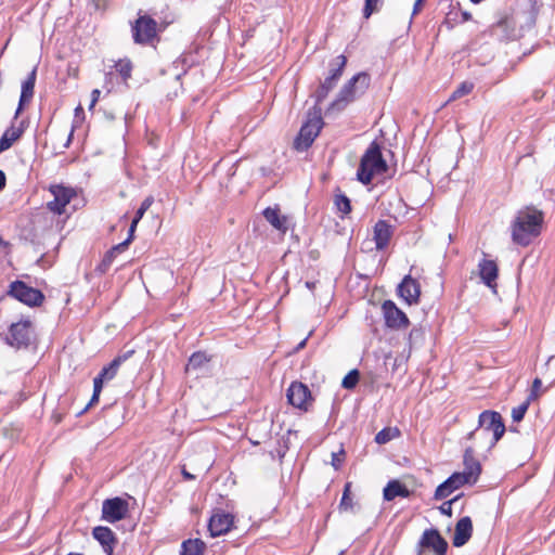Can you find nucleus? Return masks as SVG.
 Here are the masks:
<instances>
[{"label":"nucleus","instance_id":"nucleus-15","mask_svg":"<svg viewBox=\"0 0 555 555\" xmlns=\"http://www.w3.org/2000/svg\"><path fill=\"white\" fill-rule=\"evenodd\" d=\"M398 295L409 305L417 304L421 295L420 283L411 275H405L398 285Z\"/></svg>","mask_w":555,"mask_h":555},{"label":"nucleus","instance_id":"nucleus-39","mask_svg":"<svg viewBox=\"0 0 555 555\" xmlns=\"http://www.w3.org/2000/svg\"><path fill=\"white\" fill-rule=\"evenodd\" d=\"M154 203L153 196H147L144 198V201L141 203L139 209L135 211V215L133 217V220H137L140 222V220L143 218L144 214L149 210V208Z\"/></svg>","mask_w":555,"mask_h":555},{"label":"nucleus","instance_id":"nucleus-40","mask_svg":"<svg viewBox=\"0 0 555 555\" xmlns=\"http://www.w3.org/2000/svg\"><path fill=\"white\" fill-rule=\"evenodd\" d=\"M112 251H113V247L108 251H106V254L104 255V257L99 266V270L103 273L108 270V268L113 263L116 255L121 253V251H114L113 254H111Z\"/></svg>","mask_w":555,"mask_h":555},{"label":"nucleus","instance_id":"nucleus-51","mask_svg":"<svg viewBox=\"0 0 555 555\" xmlns=\"http://www.w3.org/2000/svg\"><path fill=\"white\" fill-rule=\"evenodd\" d=\"M5 175L4 172L0 169V191H2L5 186Z\"/></svg>","mask_w":555,"mask_h":555},{"label":"nucleus","instance_id":"nucleus-44","mask_svg":"<svg viewBox=\"0 0 555 555\" xmlns=\"http://www.w3.org/2000/svg\"><path fill=\"white\" fill-rule=\"evenodd\" d=\"M492 433H493V439H492L491 446H494L503 437V435L505 433L504 423L498 424Z\"/></svg>","mask_w":555,"mask_h":555},{"label":"nucleus","instance_id":"nucleus-12","mask_svg":"<svg viewBox=\"0 0 555 555\" xmlns=\"http://www.w3.org/2000/svg\"><path fill=\"white\" fill-rule=\"evenodd\" d=\"M287 400L293 406L307 411L311 404V392L302 383L294 382L287 389Z\"/></svg>","mask_w":555,"mask_h":555},{"label":"nucleus","instance_id":"nucleus-46","mask_svg":"<svg viewBox=\"0 0 555 555\" xmlns=\"http://www.w3.org/2000/svg\"><path fill=\"white\" fill-rule=\"evenodd\" d=\"M104 382H107V379L105 377H101V374L99 373L93 379V390L101 392Z\"/></svg>","mask_w":555,"mask_h":555},{"label":"nucleus","instance_id":"nucleus-30","mask_svg":"<svg viewBox=\"0 0 555 555\" xmlns=\"http://www.w3.org/2000/svg\"><path fill=\"white\" fill-rule=\"evenodd\" d=\"M208 361H209V359L205 352H201V351L194 352L188 361L186 371L197 370V369L202 367Z\"/></svg>","mask_w":555,"mask_h":555},{"label":"nucleus","instance_id":"nucleus-50","mask_svg":"<svg viewBox=\"0 0 555 555\" xmlns=\"http://www.w3.org/2000/svg\"><path fill=\"white\" fill-rule=\"evenodd\" d=\"M423 1L424 0H416L414 5H413V12H412V15H416L421 9H422V5H423Z\"/></svg>","mask_w":555,"mask_h":555},{"label":"nucleus","instance_id":"nucleus-7","mask_svg":"<svg viewBox=\"0 0 555 555\" xmlns=\"http://www.w3.org/2000/svg\"><path fill=\"white\" fill-rule=\"evenodd\" d=\"M8 294L29 307H38L44 300L41 291L28 286L22 281L12 282Z\"/></svg>","mask_w":555,"mask_h":555},{"label":"nucleus","instance_id":"nucleus-34","mask_svg":"<svg viewBox=\"0 0 555 555\" xmlns=\"http://www.w3.org/2000/svg\"><path fill=\"white\" fill-rule=\"evenodd\" d=\"M115 68L119 73L124 81H127L131 77L132 63L130 60H119L115 64Z\"/></svg>","mask_w":555,"mask_h":555},{"label":"nucleus","instance_id":"nucleus-36","mask_svg":"<svg viewBox=\"0 0 555 555\" xmlns=\"http://www.w3.org/2000/svg\"><path fill=\"white\" fill-rule=\"evenodd\" d=\"M359 378H360L359 371L352 370L343 378L341 386L345 389H352L359 383Z\"/></svg>","mask_w":555,"mask_h":555},{"label":"nucleus","instance_id":"nucleus-10","mask_svg":"<svg viewBox=\"0 0 555 555\" xmlns=\"http://www.w3.org/2000/svg\"><path fill=\"white\" fill-rule=\"evenodd\" d=\"M157 23L147 15H140L132 25V36L135 43H149L156 37Z\"/></svg>","mask_w":555,"mask_h":555},{"label":"nucleus","instance_id":"nucleus-56","mask_svg":"<svg viewBox=\"0 0 555 555\" xmlns=\"http://www.w3.org/2000/svg\"><path fill=\"white\" fill-rule=\"evenodd\" d=\"M306 286L308 288H313L314 287V283L313 282H306Z\"/></svg>","mask_w":555,"mask_h":555},{"label":"nucleus","instance_id":"nucleus-41","mask_svg":"<svg viewBox=\"0 0 555 555\" xmlns=\"http://www.w3.org/2000/svg\"><path fill=\"white\" fill-rule=\"evenodd\" d=\"M382 0H365L363 16L369 18L374 12L379 10V3Z\"/></svg>","mask_w":555,"mask_h":555},{"label":"nucleus","instance_id":"nucleus-58","mask_svg":"<svg viewBox=\"0 0 555 555\" xmlns=\"http://www.w3.org/2000/svg\"><path fill=\"white\" fill-rule=\"evenodd\" d=\"M2 243V238L0 237V244Z\"/></svg>","mask_w":555,"mask_h":555},{"label":"nucleus","instance_id":"nucleus-18","mask_svg":"<svg viewBox=\"0 0 555 555\" xmlns=\"http://www.w3.org/2000/svg\"><path fill=\"white\" fill-rule=\"evenodd\" d=\"M37 79V66L33 68V70L28 74L27 78L22 83L21 96L17 109L15 112L14 118H17L23 107L26 103H28L34 96L35 83Z\"/></svg>","mask_w":555,"mask_h":555},{"label":"nucleus","instance_id":"nucleus-22","mask_svg":"<svg viewBox=\"0 0 555 555\" xmlns=\"http://www.w3.org/2000/svg\"><path fill=\"white\" fill-rule=\"evenodd\" d=\"M263 217L276 230L282 233H286L288 230L287 225V217L280 214V209L278 207H268L263 210Z\"/></svg>","mask_w":555,"mask_h":555},{"label":"nucleus","instance_id":"nucleus-35","mask_svg":"<svg viewBox=\"0 0 555 555\" xmlns=\"http://www.w3.org/2000/svg\"><path fill=\"white\" fill-rule=\"evenodd\" d=\"M334 204L337 210L343 215H347L351 211L350 199L345 194L335 195Z\"/></svg>","mask_w":555,"mask_h":555},{"label":"nucleus","instance_id":"nucleus-42","mask_svg":"<svg viewBox=\"0 0 555 555\" xmlns=\"http://www.w3.org/2000/svg\"><path fill=\"white\" fill-rule=\"evenodd\" d=\"M542 386V382L540 378H535L532 383L530 395L528 396L529 401H533L539 397V391Z\"/></svg>","mask_w":555,"mask_h":555},{"label":"nucleus","instance_id":"nucleus-14","mask_svg":"<svg viewBox=\"0 0 555 555\" xmlns=\"http://www.w3.org/2000/svg\"><path fill=\"white\" fill-rule=\"evenodd\" d=\"M463 472H457L460 475H464L467 478L469 485L475 483L481 473V464L474 455V449L467 447L464 451L463 456Z\"/></svg>","mask_w":555,"mask_h":555},{"label":"nucleus","instance_id":"nucleus-54","mask_svg":"<svg viewBox=\"0 0 555 555\" xmlns=\"http://www.w3.org/2000/svg\"><path fill=\"white\" fill-rule=\"evenodd\" d=\"M307 340H308V337H306L305 339H302V340L298 344V346L296 347V350L298 351V350L302 349V348L306 346Z\"/></svg>","mask_w":555,"mask_h":555},{"label":"nucleus","instance_id":"nucleus-29","mask_svg":"<svg viewBox=\"0 0 555 555\" xmlns=\"http://www.w3.org/2000/svg\"><path fill=\"white\" fill-rule=\"evenodd\" d=\"M336 81H334L332 78L330 77H326L319 86V88L317 89L315 93H314V98H315V104L314 105H319L326 99V96L328 95V93L334 89V87L336 86Z\"/></svg>","mask_w":555,"mask_h":555},{"label":"nucleus","instance_id":"nucleus-9","mask_svg":"<svg viewBox=\"0 0 555 555\" xmlns=\"http://www.w3.org/2000/svg\"><path fill=\"white\" fill-rule=\"evenodd\" d=\"M382 312L385 325L390 330H405L410 325L408 315L392 300H385L383 302Z\"/></svg>","mask_w":555,"mask_h":555},{"label":"nucleus","instance_id":"nucleus-1","mask_svg":"<svg viewBox=\"0 0 555 555\" xmlns=\"http://www.w3.org/2000/svg\"><path fill=\"white\" fill-rule=\"evenodd\" d=\"M544 215L533 207L520 209L511 225L512 240L520 246H528L541 233Z\"/></svg>","mask_w":555,"mask_h":555},{"label":"nucleus","instance_id":"nucleus-26","mask_svg":"<svg viewBox=\"0 0 555 555\" xmlns=\"http://www.w3.org/2000/svg\"><path fill=\"white\" fill-rule=\"evenodd\" d=\"M206 544L199 539L182 542L180 555H204Z\"/></svg>","mask_w":555,"mask_h":555},{"label":"nucleus","instance_id":"nucleus-4","mask_svg":"<svg viewBox=\"0 0 555 555\" xmlns=\"http://www.w3.org/2000/svg\"><path fill=\"white\" fill-rule=\"evenodd\" d=\"M323 125L322 108L319 105H313L294 141L295 150L298 152L307 151L319 135Z\"/></svg>","mask_w":555,"mask_h":555},{"label":"nucleus","instance_id":"nucleus-13","mask_svg":"<svg viewBox=\"0 0 555 555\" xmlns=\"http://www.w3.org/2000/svg\"><path fill=\"white\" fill-rule=\"evenodd\" d=\"M234 517L230 513L218 511L209 519L208 530L211 537H219L230 531Z\"/></svg>","mask_w":555,"mask_h":555},{"label":"nucleus","instance_id":"nucleus-48","mask_svg":"<svg viewBox=\"0 0 555 555\" xmlns=\"http://www.w3.org/2000/svg\"><path fill=\"white\" fill-rule=\"evenodd\" d=\"M100 90L99 89H94L92 92H91V103H90V108H92L95 103L99 101V96H100Z\"/></svg>","mask_w":555,"mask_h":555},{"label":"nucleus","instance_id":"nucleus-23","mask_svg":"<svg viewBox=\"0 0 555 555\" xmlns=\"http://www.w3.org/2000/svg\"><path fill=\"white\" fill-rule=\"evenodd\" d=\"M384 500L392 501L397 496L408 498L410 495L409 489L398 480H390L383 491Z\"/></svg>","mask_w":555,"mask_h":555},{"label":"nucleus","instance_id":"nucleus-37","mask_svg":"<svg viewBox=\"0 0 555 555\" xmlns=\"http://www.w3.org/2000/svg\"><path fill=\"white\" fill-rule=\"evenodd\" d=\"M530 403H531V401H529L527 399L525 402H522L518 406L513 408L512 418L514 422L519 423L524 420L525 414L527 413Z\"/></svg>","mask_w":555,"mask_h":555},{"label":"nucleus","instance_id":"nucleus-43","mask_svg":"<svg viewBox=\"0 0 555 555\" xmlns=\"http://www.w3.org/2000/svg\"><path fill=\"white\" fill-rule=\"evenodd\" d=\"M457 500H459V496H455L452 500L442 503L441 506L439 507L440 513L443 515H447V516H451L452 515V505Z\"/></svg>","mask_w":555,"mask_h":555},{"label":"nucleus","instance_id":"nucleus-6","mask_svg":"<svg viewBox=\"0 0 555 555\" xmlns=\"http://www.w3.org/2000/svg\"><path fill=\"white\" fill-rule=\"evenodd\" d=\"M448 546L437 529H425L416 544V555H446Z\"/></svg>","mask_w":555,"mask_h":555},{"label":"nucleus","instance_id":"nucleus-33","mask_svg":"<svg viewBox=\"0 0 555 555\" xmlns=\"http://www.w3.org/2000/svg\"><path fill=\"white\" fill-rule=\"evenodd\" d=\"M138 223L139 221L132 219L128 231V237L124 242L113 246V251L111 254H113L114 251H125L128 248L129 244L132 242L134 237V231L137 229Z\"/></svg>","mask_w":555,"mask_h":555},{"label":"nucleus","instance_id":"nucleus-3","mask_svg":"<svg viewBox=\"0 0 555 555\" xmlns=\"http://www.w3.org/2000/svg\"><path fill=\"white\" fill-rule=\"evenodd\" d=\"M371 77L369 74L361 72L348 80L338 92L336 99L328 107L330 112H341L347 105L361 95H363L370 87Z\"/></svg>","mask_w":555,"mask_h":555},{"label":"nucleus","instance_id":"nucleus-32","mask_svg":"<svg viewBox=\"0 0 555 555\" xmlns=\"http://www.w3.org/2000/svg\"><path fill=\"white\" fill-rule=\"evenodd\" d=\"M474 90V83L472 81H463L450 95L449 102L455 101L464 95L469 94Z\"/></svg>","mask_w":555,"mask_h":555},{"label":"nucleus","instance_id":"nucleus-20","mask_svg":"<svg viewBox=\"0 0 555 555\" xmlns=\"http://www.w3.org/2000/svg\"><path fill=\"white\" fill-rule=\"evenodd\" d=\"M479 276L489 287H494L498 279L499 268L495 261L482 259L478 263Z\"/></svg>","mask_w":555,"mask_h":555},{"label":"nucleus","instance_id":"nucleus-27","mask_svg":"<svg viewBox=\"0 0 555 555\" xmlns=\"http://www.w3.org/2000/svg\"><path fill=\"white\" fill-rule=\"evenodd\" d=\"M131 352L127 353V354H124V356H119V357H116L108 365L104 366L100 374H101V377H105L107 380H111L113 379L116 374H117V371L120 366V364L126 360L128 359L129 354Z\"/></svg>","mask_w":555,"mask_h":555},{"label":"nucleus","instance_id":"nucleus-45","mask_svg":"<svg viewBox=\"0 0 555 555\" xmlns=\"http://www.w3.org/2000/svg\"><path fill=\"white\" fill-rule=\"evenodd\" d=\"M344 455H345L344 450H341L338 453H335V452L332 453V465L335 467V469H338L341 466L343 461H344Z\"/></svg>","mask_w":555,"mask_h":555},{"label":"nucleus","instance_id":"nucleus-19","mask_svg":"<svg viewBox=\"0 0 555 555\" xmlns=\"http://www.w3.org/2000/svg\"><path fill=\"white\" fill-rule=\"evenodd\" d=\"M473 534V522L470 517H462L455 525L452 543L455 547L465 545Z\"/></svg>","mask_w":555,"mask_h":555},{"label":"nucleus","instance_id":"nucleus-49","mask_svg":"<svg viewBox=\"0 0 555 555\" xmlns=\"http://www.w3.org/2000/svg\"><path fill=\"white\" fill-rule=\"evenodd\" d=\"M422 335V331L418 330V328H413L411 330L410 334H409V343L410 345L412 344V340L418 336Z\"/></svg>","mask_w":555,"mask_h":555},{"label":"nucleus","instance_id":"nucleus-52","mask_svg":"<svg viewBox=\"0 0 555 555\" xmlns=\"http://www.w3.org/2000/svg\"><path fill=\"white\" fill-rule=\"evenodd\" d=\"M73 134H74V129H72V130H70V132H69V134H68V137H67V139H66V142H65V144H64V147H66V149H67V147L69 146V144H70V142H72V139H73Z\"/></svg>","mask_w":555,"mask_h":555},{"label":"nucleus","instance_id":"nucleus-21","mask_svg":"<svg viewBox=\"0 0 555 555\" xmlns=\"http://www.w3.org/2000/svg\"><path fill=\"white\" fill-rule=\"evenodd\" d=\"M93 538L102 545L104 552L107 555H112L114 545L116 544V538L114 532L108 527L99 526L92 531Z\"/></svg>","mask_w":555,"mask_h":555},{"label":"nucleus","instance_id":"nucleus-28","mask_svg":"<svg viewBox=\"0 0 555 555\" xmlns=\"http://www.w3.org/2000/svg\"><path fill=\"white\" fill-rule=\"evenodd\" d=\"M346 64L347 57L344 54L336 56L330 63V75L327 77L332 78L334 81L337 82L343 75Z\"/></svg>","mask_w":555,"mask_h":555},{"label":"nucleus","instance_id":"nucleus-24","mask_svg":"<svg viewBox=\"0 0 555 555\" xmlns=\"http://www.w3.org/2000/svg\"><path fill=\"white\" fill-rule=\"evenodd\" d=\"M503 420L499 412L495 411H483L478 417V427L483 428L486 431H493L498 424H502Z\"/></svg>","mask_w":555,"mask_h":555},{"label":"nucleus","instance_id":"nucleus-16","mask_svg":"<svg viewBox=\"0 0 555 555\" xmlns=\"http://www.w3.org/2000/svg\"><path fill=\"white\" fill-rule=\"evenodd\" d=\"M468 483L464 475L453 473L447 480L439 485L435 491V499L442 500L449 496L454 490Z\"/></svg>","mask_w":555,"mask_h":555},{"label":"nucleus","instance_id":"nucleus-25","mask_svg":"<svg viewBox=\"0 0 555 555\" xmlns=\"http://www.w3.org/2000/svg\"><path fill=\"white\" fill-rule=\"evenodd\" d=\"M24 132L22 127L11 126L8 128L0 138V154L9 150L15 141H17Z\"/></svg>","mask_w":555,"mask_h":555},{"label":"nucleus","instance_id":"nucleus-5","mask_svg":"<svg viewBox=\"0 0 555 555\" xmlns=\"http://www.w3.org/2000/svg\"><path fill=\"white\" fill-rule=\"evenodd\" d=\"M35 337L34 324L29 319H22L9 326L3 336L7 345L15 349L27 348Z\"/></svg>","mask_w":555,"mask_h":555},{"label":"nucleus","instance_id":"nucleus-31","mask_svg":"<svg viewBox=\"0 0 555 555\" xmlns=\"http://www.w3.org/2000/svg\"><path fill=\"white\" fill-rule=\"evenodd\" d=\"M399 435L397 428L386 427L378 431L375 436V442L378 444H385L396 438Z\"/></svg>","mask_w":555,"mask_h":555},{"label":"nucleus","instance_id":"nucleus-57","mask_svg":"<svg viewBox=\"0 0 555 555\" xmlns=\"http://www.w3.org/2000/svg\"><path fill=\"white\" fill-rule=\"evenodd\" d=\"M470 1H472V2H474V3H479V2H481L482 0H470Z\"/></svg>","mask_w":555,"mask_h":555},{"label":"nucleus","instance_id":"nucleus-55","mask_svg":"<svg viewBox=\"0 0 555 555\" xmlns=\"http://www.w3.org/2000/svg\"><path fill=\"white\" fill-rule=\"evenodd\" d=\"M477 430H478V428H477V429H475V430H472L470 433H468V435H467V439H468V440H472V439L476 436Z\"/></svg>","mask_w":555,"mask_h":555},{"label":"nucleus","instance_id":"nucleus-47","mask_svg":"<svg viewBox=\"0 0 555 555\" xmlns=\"http://www.w3.org/2000/svg\"><path fill=\"white\" fill-rule=\"evenodd\" d=\"M100 393L101 392L93 390L92 397H91L89 403L87 404V406L83 409V411H87L91 405H93L94 403H96L99 401Z\"/></svg>","mask_w":555,"mask_h":555},{"label":"nucleus","instance_id":"nucleus-53","mask_svg":"<svg viewBox=\"0 0 555 555\" xmlns=\"http://www.w3.org/2000/svg\"><path fill=\"white\" fill-rule=\"evenodd\" d=\"M182 474H183V477L186 479V480H193L195 477L190 474L189 472H186L185 469L182 470Z\"/></svg>","mask_w":555,"mask_h":555},{"label":"nucleus","instance_id":"nucleus-38","mask_svg":"<svg viewBox=\"0 0 555 555\" xmlns=\"http://www.w3.org/2000/svg\"><path fill=\"white\" fill-rule=\"evenodd\" d=\"M350 488H351V482H347L344 487L343 496H341V500L339 503V508L343 511H348V509L352 508V500L350 498Z\"/></svg>","mask_w":555,"mask_h":555},{"label":"nucleus","instance_id":"nucleus-17","mask_svg":"<svg viewBox=\"0 0 555 555\" xmlns=\"http://www.w3.org/2000/svg\"><path fill=\"white\" fill-rule=\"evenodd\" d=\"M374 242L377 250L385 249L393 234L392 225L386 220H378L374 225Z\"/></svg>","mask_w":555,"mask_h":555},{"label":"nucleus","instance_id":"nucleus-11","mask_svg":"<svg viewBox=\"0 0 555 555\" xmlns=\"http://www.w3.org/2000/svg\"><path fill=\"white\" fill-rule=\"evenodd\" d=\"M128 503L121 498L106 499L102 504V518L108 522H117L126 517Z\"/></svg>","mask_w":555,"mask_h":555},{"label":"nucleus","instance_id":"nucleus-2","mask_svg":"<svg viewBox=\"0 0 555 555\" xmlns=\"http://www.w3.org/2000/svg\"><path fill=\"white\" fill-rule=\"evenodd\" d=\"M388 165L383 157L379 144L373 141L361 157L357 178L367 185L372 182L374 176L383 175L387 171Z\"/></svg>","mask_w":555,"mask_h":555},{"label":"nucleus","instance_id":"nucleus-8","mask_svg":"<svg viewBox=\"0 0 555 555\" xmlns=\"http://www.w3.org/2000/svg\"><path fill=\"white\" fill-rule=\"evenodd\" d=\"M49 191L53 195V199L47 204V208L56 215H63L66 211V206L77 195L75 189L63 184H52Z\"/></svg>","mask_w":555,"mask_h":555}]
</instances>
